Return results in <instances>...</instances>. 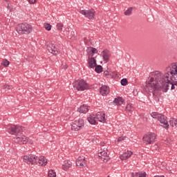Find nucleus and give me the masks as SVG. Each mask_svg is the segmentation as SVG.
I'll return each instance as SVG.
<instances>
[{"mask_svg": "<svg viewBox=\"0 0 177 177\" xmlns=\"http://www.w3.org/2000/svg\"><path fill=\"white\" fill-rule=\"evenodd\" d=\"M164 75L160 71L153 72L150 80L147 82L145 91L147 93H154L157 89H162L167 92L169 88L174 91L177 86V63L170 64L166 68Z\"/></svg>", "mask_w": 177, "mask_h": 177, "instance_id": "nucleus-1", "label": "nucleus"}, {"mask_svg": "<svg viewBox=\"0 0 177 177\" xmlns=\"http://www.w3.org/2000/svg\"><path fill=\"white\" fill-rule=\"evenodd\" d=\"M16 31L18 34L28 35L32 32V26L29 24H19L16 27Z\"/></svg>", "mask_w": 177, "mask_h": 177, "instance_id": "nucleus-2", "label": "nucleus"}, {"mask_svg": "<svg viewBox=\"0 0 177 177\" xmlns=\"http://www.w3.org/2000/svg\"><path fill=\"white\" fill-rule=\"evenodd\" d=\"M73 86L77 89V91H86V89H89V84L84 80H77L73 83Z\"/></svg>", "mask_w": 177, "mask_h": 177, "instance_id": "nucleus-3", "label": "nucleus"}, {"mask_svg": "<svg viewBox=\"0 0 177 177\" xmlns=\"http://www.w3.org/2000/svg\"><path fill=\"white\" fill-rule=\"evenodd\" d=\"M71 125L72 131H80L85 125V120L82 118L75 119Z\"/></svg>", "mask_w": 177, "mask_h": 177, "instance_id": "nucleus-4", "label": "nucleus"}, {"mask_svg": "<svg viewBox=\"0 0 177 177\" xmlns=\"http://www.w3.org/2000/svg\"><path fill=\"white\" fill-rule=\"evenodd\" d=\"M156 139H157V136L154 133L145 134L142 138L143 142L145 145H153L156 142Z\"/></svg>", "mask_w": 177, "mask_h": 177, "instance_id": "nucleus-5", "label": "nucleus"}, {"mask_svg": "<svg viewBox=\"0 0 177 177\" xmlns=\"http://www.w3.org/2000/svg\"><path fill=\"white\" fill-rule=\"evenodd\" d=\"M38 157L35 155H26L23 157V161L29 165H36Z\"/></svg>", "mask_w": 177, "mask_h": 177, "instance_id": "nucleus-6", "label": "nucleus"}, {"mask_svg": "<svg viewBox=\"0 0 177 177\" xmlns=\"http://www.w3.org/2000/svg\"><path fill=\"white\" fill-rule=\"evenodd\" d=\"M24 129V127L21 126H11L8 129V133L10 135H19V133H21Z\"/></svg>", "mask_w": 177, "mask_h": 177, "instance_id": "nucleus-7", "label": "nucleus"}, {"mask_svg": "<svg viewBox=\"0 0 177 177\" xmlns=\"http://www.w3.org/2000/svg\"><path fill=\"white\" fill-rule=\"evenodd\" d=\"M80 13L85 16L86 19H88L89 20H93V19H95V14L96 12H95V10L93 9L80 10Z\"/></svg>", "mask_w": 177, "mask_h": 177, "instance_id": "nucleus-8", "label": "nucleus"}, {"mask_svg": "<svg viewBox=\"0 0 177 177\" xmlns=\"http://www.w3.org/2000/svg\"><path fill=\"white\" fill-rule=\"evenodd\" d=\"M28 142V138L24 135L17 134V138L15 140V142L18 145H26Z\"/></svg>", "mask_w": 177, "mask_h": 177, "instance_id": "nucleus-9", "label": "nucleus"}, {"mask_svg": "<svg viewBox=\"0 0 177 177\" xmlns=\"http://www.w3.org/2000/svg\"><path fill=\"white\" fill-rule=\"evenodd\" d=\"M98 157H100L104 162H107L109 160H110V156L107 154V150L101 149L99 151Z\"/></svg>", "mask_w": 177, "mask_h": 177, "instance_id": "nucleus-10", "label": "nucleus"}, {"mask_svg": "<svg viewBox=\"0 0 177 177\" xmlns=\"http://www.w3.org/2000/svg\"><path fill=\"white\" fill-rule=\"evenodd\" d=\"M158 120L160 122V125L161 127H163V128L167 129L168 127H169V124H168V120H167V117L160 115Z\"/></svg>", "mask_w": 177, "mask_h": 177, "instance_id": "nucleus-11", "label": "nucleus"}, {"mask_svg": "<svg viewBox=\"0 0 177 177\" xmlns=\"http://www.w3.org/2000/svg\"><path fill=\"white\" fill-rule=\"evenodd\" d=\"M76 165L77 167H80V168H84V167L86 166V160H85V157L80 156L76 160Z\"/></svg>", "mask_w": 177, "mask_h": 177, "instance_id": "nucleus-12", "label": "nucleus"}, {"mask_svg": "<svg viewBox=\"0 0 177 177\" xmlns=\"http://www.w3.org/2000/svg\"><path fill=\"white\" fill-rule=\"evenodd\" d=\"M48 164V159L45 156H39L37 158L36 165H39L40 167H45Z\"/></svg>", "mask_w": 177, "mask_h": 177, "instance_id": "nucleus-13", "label": "nucleus"}, {"mask_svg": "<svg viewBox=\"0 0 177 177\" xmlns=\"http://www.w3.org/2000/svg\"><path fill=\"white\" fill-rule=\"evenodd\" d=\"M87 62L88 67H89V68H95V67L97 66V64L96 63V59H95V57H88Z\"/></svg>", "mask_w": 177, "mask_h": 177, "instance_id": "nucleus-14", "label": "nucleus"}, {"mask_svg": "<svg viewBox=\"0 0 177 177\" xmlns=\"http://www.w3.org/2000/svg\"><path fill=\"white\" fill-rule=\"evenodd\" d=\"M86 53L88 54V57H93V56L97 53V49L93 47H88L86 49Z\"/></svg>", "mask_w": 177, "mask_h": 177, "instance_id": "nucleus-15", "label": "nucleus"}, {"mask_svg": "<svg viewBox=\"0 0 177 177\" xmlns=\"http://www.w3.org/2000/svg\"><path fill=\"white\" fill-rule=\"evenodd\" d=\"M97 121L100 122H106V115L103 112H98L96 115Z\"/></svg>", "mask_w": 177, "mask_h": 177, "instance_id": "nucleus-16", "label": "nucleus"}, {"mask_svg": "<svg viewBox=\"0 0 177 177\" xmlns=\"http://www.w3.org/2000/svg\"><path fill=\"white\" fill-rule=\"evenodd\" d=\"M100 92L101 95H102V96H106V95H109V93H110V88H109V87H107V86H102L100 88Z\"/></svg>", "mask_w": 177, "mask_h": 177, "instance_id": "nucleus-17", "label": "nucleus"}, {"mask_svg": "<svg viewBox=\"0 0 177 177\" xmlns=\"http://www.w3.org/2000/svg\"><path fill=\"white\" fill-rule=\"evenodd\" d=\"M73 165V163L70 160H66L62 164V169L64 171H68L70 168H71V166Z\"/></svg>", "mask_w": 177, "mask_h": 177, "instance_id": "nucleus-18", "label": "nucleus"}, {"mask_svg": "<svg viewBox=\"0 0 177 177\" xmlns=\"http://www.w3.org/2000/svg\"><path fill=\"white\" fill-rule=\"evenodd\" d=\"M113 102L116 106H122V104H125V100L121 97H118L115 98Z\"/></svg>", "mask_w": 177, "mask_h": 177, "instance_id": "nucleus-19", "label": "nucleus"}, {"mask_svg": "<svg viewBox=\"0 0 177 177\" xmlns=\"http://www.w3.org/2000/svg\"><path fill=\"white\" fill-rule=\"evenodd\" d=\"M101 55L105 62H109V59H110V51L104 50L102 52Z\"/></svg>", "mask_w": 177, "mask_h": 177, "instance_id": "nucleus-20", "label": "nucleus"}, {"mask_svg": "<svg viewBox=\"0 0 177 177\" xmlns=\"http://www.w3.org/2000/svg\"><path fill=\"white\" fill-rule=\"evenodd\" d=\"M88 122L91 124V125H95L97 122V120L96 118V115H90L87 118Z\"/></svg>", "mask_w": 177, "mask_h": 177, "instance_id": "nucleus-21", "label": "nucleus"}, {"mask_svg": "<svg viewBox=\"0 0 177 177\" xmlns=\"http://www.w3.org/2000/svg\"><path fill=\"white\" fill-rule=\"evenodd\" d=\"M133 153L131 151H127V152L122 154L120 157V160H128L131 156H132Z\"/></svg>", "mask_w": 177, "mask_h": 177, "instance_id": "nucleus-22", "label": "nucleus"}, {"mask_svg": "<svg viewBox=\"0 0 177 177\" xmlns=\"http://www.w3.org/2000/svg\"><path fill=\"white\" fill-rule=\"evenodd\" d=\"M79 113H82L83 114H86L87 111H89V106L88 105L83 104L78 109Z\"/></svg>", "mask_w": 177, "mask_h": 177, "instance_id": "nucleus-23", "label": "nucleus"}, {"mask_svg": "<svg viewBox=\"0 0 177 177\" xmlns=\"http://www.w3.org/2000/svg\"><path fill=\"white\" fill-rule=\"evenodd\" d=\"M48 52H50V53H52L53 55L59 54V51L57 50V48H56L55 46H53L52 47H48Z\"/></svg>", "mask_w": 177, "mask_h": 177, "instance_id": "nucleus-24", "label": "nucleus"}, {"mask_svg": "<svg viewBox=\"0 0 177 177\" xmlns=\"http://www.w3.org/2000/svg\"><path fill=\"white\" fill-rule=\"evenodd\" d=\"M64 35H66V37H68V38H71V37L70 36V28H66L62 33Z\"/></svg>", "mask_w": 177, "mask_h": 177, "instance_id": "nucleus-25", "label": "nucleus"}, {"mask_svg": "<svg viewBox=\"0 0 177 177\" xmlns=\"http://www.w3.org/2000/svg\"><path fill=\"white\" fill-rule=\"evenodd\" d=\"M161 115V114L157 113V112H152L151 113V116L152 118H155L156 120H158L160 118V116Z\"/></svg>", "mask_w": 177, "mask_h": 177, "instance_id": "nucleus-26", "label": "nucleus"}, {"mask_svg": "<svg viewBox=\"0 0 177 177\" xmlns=\"http://www.w3.org/2000/svg\"><path fill=\"white\" fill-rule=\"evenodd\" d=\"M170 125L172 127H176L177 125V119H175L174 118H171L169 120Z\"/></svg>", "mask_w": 177, "mask_h": 177, "instance_id": "nucleus-27", "label": "nucleus"}, {"mask_svg": "<svg viewBox=\"0 0 177 177\" xmlns=\"http://www.w3.org/2000/svg\"><path fill=\"white\" fill-rule=\"evenodd\" d=\"M48 177H56V172L53 169H50L48 171Z\"/></svg>", "mask_w": 177, "mask_h": 177, "instance_id": "nucleus-28", "label": "nucleus"}, {"mask_svg": "<svg viewBox=\"0 0 177 177\" xmlns=\"http://www.w3.org/2000/svg\"><path fill=\"white\" fill-rule=\"evenodd\" d=\"M9 64H10V62L8 59H3L1 62V66H3V67H8Z\"/></svg>", "mask_w": 177, "mask_h": 177, "instance_id": "nucleus-29", "label": "nucleus"}, {"mask_svg": "<svg viewBox=\"0 0 177 177\" xmlns=\"http://www.w3.org/2000/svg\"><path fill=\"white\" fill-rule=\"evenodd\" d=\"M95 67V71H96L98 74L102 73V71H103V68L102 67V66H100V65L97 66L96 65Z\"/></svg>", "mask_w": 177, "mask_h": 177, "instance_id": "nucleus-30", "label": "nucleus"}, {"mask_svg": "<svg viewBox=\"0 0 177 177\" xmlns=\"http://www.w3.org/2000/svg\"><path fill=\"white\" fill-rule=\"evenodd\" d=\"M125 16H131L132 15V8H129L125 12H124Z\"/></svg>", "mask_w": 177, "mask_h": 177, "instance_id": "nucleus-31", "label": "nucleus"}, {"mask_svg": "<svg viewBox=\"0 0 177 177\" xmlns=\"http://www.w3.org/2000/svg\"><path fill=\"white\" fill-rule=\"evenodd\" d=\"M63 24L58 23L57 24V29L58 30V31H63Z\"/></svg>", "mask_w": 177, "mask_h": 177, "instance_id": "nucleus-32", "label": "nucleus"}, {"mask_svg": "<svg viewBox=\"0 0 177 177\" xmlns=\"http://www.w3.org/2000/svg\"><path fill=\"white\" fill-rule=\"evenodd\" d=\"M44 28L47 31H50V30H52V26L49 24H44Z\"/></svg>", "mask_w": 177, "mask_h": 177, "instance_id": "nucleus-33", "label": "nucleus"}, {"mask_svg": "<svg viewBox=\"0 0 177 177\" xmlns=\"http://www.w3.org/2000/svg\"><path fill=\"white\" fill-rule=\"evenodd\" d=\"M136 177H146L145 172H139L136 174Z\"/></svg>", "mask_w": 177, "mask_h": 177, "instance_id": "nucleus-34", "label": "nucleus"}, {"mask_svg": "<svg viewBox=\"0 0 177 177\" xmlns=\"http://www.w3.org/2000/svg\"><path fill=\"white\" fill-rule=\"evenodd\" d=\"M11 88H12V86H10L8 84H5L3 86V89H5L6 92H8V91H10Z\"/></svg>", "mask_w": 177, "mask_h": 177, "instance_id": "nucleus-35", "label": "nucleus"}, {"mask_svg": "<svg viewBox=\"0 0 177 177\" xmlns=\"http://www.w3.org/2000/svg\"><path fill=\"white\" fill-rule=\"evenodd\" d=\"M121 85H122L123 86H125V85H127V84H128V80H127V79H122L120 82Z\"/></svg>", "mask_w": 177, "mask_h": 177, "instance_id": "nucleus-36", "label": "nucleus"}, {"mask_svg": "<svg viewBox=\"0 0 177 177\" xmlns=\"http://www.w3.org/2000/svg\"><path fill=\"white\" fill-rule=\"evenodd\" d=\"M127 111H132V105L131 104H128L126 106Z\"/></svg>", "mask_w": 177, "mask_h": 177, "instance_id": "nucleus-37", "label": "nucleus"}, {"mask_svg": "<svg viewBox=\"0 0 177 177\" xmlns=\"http://www.w3.org/2000/svg\"><path fill=\"white\" fill-rule=\"evenodd\" d=\"M38 0H28L29 3H30V5H34V3H37V1Z\"/></svg>", "mask_w": 177, "mask_h": 177, "instance_id": "nucleus-38", "label": "nucleus"}, {"mask_svg": "<svg viewBox=\"0 0 177 177\" xmlns=\"http://www.w3.org/2000/svg\"><path fill=\"white\" fill-rule=\"evenodd\" d=\"M68 66H67V64H63L62 65V68H63L64 70H67V68H68Z\"/></svg>", "mask_w": 177, "mask_h": 177, "instance_id": "nucleus-39", "label": "nucleus"}, {"mask_svg": "<svg viewBox=\"0 0 177 177\" xmlns=\"http://www.w3.org/2000/svg\"><path fill=\"white\" fill-rule=\"evenodd\" d=\"M125 139V137H120L117 142H122Z\"/></svg>", "mask_w": 177, "mask_h": 177, "instance_id": "nucleus-40", "label": "nucleus"}, {"mask_svg": "<svg viewBox=\"0 0 177 177\" xmlns=\"http://www.w3.org/2000/svg\"><path fill=\"white\" fill-rule=\"evenodd\" d=\"M154 177H165L164 176H155Z\"/></svg>", "mask_w": 177, "mask_h": 177, "instance_id": "nucleus-41", "label": "nucleus"}]
</instances>
